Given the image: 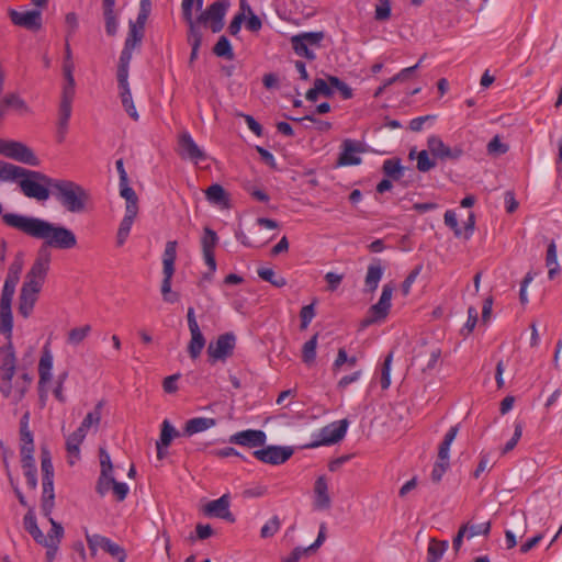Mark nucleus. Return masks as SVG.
Returning <instances> with one entry per match:
<instances>
[{"label":"nucleus","mask_w":562,"mask_h":562,"mask_svg":"<svg viewBox=\"0 0 562 562\" xmlns=\"http://www.w3.org/2000/svg\"><path fill=\"white\" fill-rule=\"evenodd\" d=\"M293 453L292 447L268 446L263 449L255 450L254 457L263 463L279 465L286 462Z\"/></svg>","instance_id":"obj_14"},{"label":"nucleus","mask_w":562,"mask_h":562,"mask_svg":"<svg viewBox=\"0 0 562 562\" xmlns=\"http://www.w3.org/2000/svg\"><path fill=\"white\" fill-rule=\"evenodd\" d=\"M546 266L548 268V278L550 280L555 279V277L560 274L561 269L558 262L557 245L554 240H551L548 245Z\"/></svg>","instance_id":"obj_36"},{"label":"nucleus","mask_w":562,"mask_h":562,"mask_svg":"<svg viewBox=\"0 0 562 562\" xmlns=\"http://www.w3.org/2000/svg\"><path fill=\"white\" fill-rule=\"evenodd\" d=\"M508 150V145L502 143L501 138L496 135L487 144V151L490 155L499 156Z\"/></svg>","instance_id":"obj_58"},{"label":"nucleus","mask_w":562,"mask_h":562,"mask_svg":"<svg viewBox=\"0 0 562 562\" xmlns=\"http://www.w3.org/2000/svg\"><path fill=\"white\" fill-rule=\"evenodd\" d=\"M314 317H315L314 304L312 303V304L303 306L300 312L301 329H306Z\"/></svg>","instance_id":"obj_59"},{"label":"nucleus","mask_w":562,"mask_h":562,"mask_svg":"<svg viewBox=\"0 0 562 562\" xmlns=\"http://www.w3.org/2000/svg\"><path fill=\"white\" fill-rule=\"evenodd\" d=\"M151 10V2L150 0H142L139 3V11L138 15L135 22L133 24L135 26H140L142 29H145L146 21L150 14Z\"/></svg>","instance_id":"obj_55"},{"label":"nucleus","mask_w":562,"mask_h":562,"mask_svg":"<svg viewBox=\"0 0 562 562\" xmlns=\"http://www.w3.org/2000/svg\"><path fill=\"white\" fill-rule=\"evenodd\" d=\"M231 497L228 494L222 495L220 498L209 502L203 509L207 517H216L228 522H235V516L229 510Z\"/></svg>","instance_id":"obj_17"},{"label":"nucleus","mask_w":562,"mask_h":562,"mask_svg":"<svg viewBox=\"0 0 562 562\" xmlns=\"http://www.w3.org/2000/svg\"><path fill=\"white\" fill-rule=\"evenodd\" d=\"M441 357V350L438 347H424L415 356V360L420 362L422 371L434 370Z\"/></svg>","instance_id":"obj_25"},{"label":"nucleus","mask_w":562,"mask_h":562,"mask_svg":"<svg viewBox=\"0 0 562 562\" xmlns=\"http://www.w3.org/2000/svg\"><path fill=\"white\" fill-rule=\"evenodd\" d=\"M236 346V337L233 333H225L217 337L207 346L209 361L214 363L216 361H225L234 352Z\"/></svg>","instance_id":"obj_11"},{"label":"nucleus","mask_w":562,"mask_h":562,"mask_svg":"<svg viewBox=\"0 0 562 562\" xmlns=\"http://www.w3.org/2000/svg\"><path fill=\"white\" fill-rule=\"evenodd\" d=\"M448 546L446 540L430 539L427 548V562H439Z\"/></svg>","instance_id":"obj_41"},{"label":"nucleus","mask_w":562,"mask_h":562,"mask_svg":"<svg viewBox=\"0 0 562 562\" xmlns=\"http://www.w3.org/2000/svg\"><path fill=\"white\" fill-rule=\"evenodd\" d=\"M443 218H445V224L453 231V233L457 237H460L462 235V231L458 225V220H457V215H456L454 211H452V210L446 211Z\"/></svg>","instance_id":"obj_62"},{"label":"nucleus","mask_w":562,"mask_h":562,"mask_svg":"<svg viewBox=\"0 0 562 562\" xmlns=\"http://www.w3.org/2000/svg\"><path fill=\"white\" fill-rule=\"evenodd\" d=\"M427 146L431 155L441 160H458L463 155L461 146L449 147L437 135L428 138Z\"/></svg>","instance_id":"obj_15"},{"label":"nucleus","mask_w":562,"mask_h":562,"mask_svg":"<svg viewBox=\"0 0 562 562\" xmlns=\"http://www.w3.org/2000/svg\"><path fill=\"white\" fill-rule=\"evenodd\" d=\"M348 425V419H341L323 427L319 430L318 439L305 445L303 448L312 449L319 446H329L340 441L346 436Z\"/></svg>","instance_id":"obj_10"},{"label":"nucleus","mask_w":562,"mask_h":562,"mask_svg":"<svg viewBox=\"0 0 562 562\" xmlns=\"http://www.w3.org/2000/svg\"><path fill=\"white\" fill-rule=\"evenodd\" d=\"M188 43L191 45L190 64H192L199 54L200 46L202 44L203 34L198 32L196 27L192 24L191 30H188Z\"/></svg>","instance_id":"obj_43"},{"label":"nucleus","mask_w":562,"mask_h":562,"mask_svg":"<svg viewBox=\"0 0 562 562\" xmlns=\"http://www.w3.org/2000/svg\"><path fill=\"white\" fill-rule=\"evenodd\" d=\"M103 407V401H100L94 409L92 412H89L83 420L81 422L83 424V427L90 428L92 425L98 426L101 420V411Z\"/></svg>","instance_id":"obj_57"},{"label":"nucleus","mask_w":562,"mask_h":562,"mask_svg":"<svg viewBox=\"0 0 562 562\" xmlns=\"http://www.w3.org/2000/svg\"><path fill=\"white\" fill-rule=\"evenodd\" d=\"M23 525L25 530L33 537V539L37 542H46L44 540V533L38 528L36 522V517L33 508H30L26 515L23 518Z\"/></svg>","instance_id":"obj_38"},{"label":"nucleus","mask_w":562,"mask_h":562,"mask_svg":"<svg viewBox=\"0 0 562 562\" xmlns=\"http://www.w3.org/2000/svg\"><path fill=\"white\" fill-rule=\"evenodd\" d=\"M317 338L318 334H315L314 336L308 339L302 348V360L306 364L314 363L316 359V348H317Z\"/></svg>","instance_id":"obj_47"},{"label":"nucleus","mask_w":562,"mask_h":562,"mask_svg":"<svg viewBox=\"0 0 562 562\" xmlns=\"http://www.w3.org/2000/svg\"><path fill=\"white\" fill-rule=\"evenodd\" d=\"M205 196L211 204L216 205L220 209L229 207V194L218 183L211 184L205 191Z\"/></svg>","instance_id":"obj_27"},{"label":"nucleus","mask_w":562,"mask_h":562,"mask_svg":"<svg viewBox=\"0 0 562 562\" xmlns=\"http://www.w3.org/2000/svg\"><path fill=\"white\" fill-rule=\"evenodd\" d=\"M101 473L97 482L95 490H105L108 477L112 476L113 465L111 462L110 454L104 448L99 449Z\"/></svg>","instance_id":"obj_30"},{"label":"nucleus","mask_w":562,"mask_h":562,"mask_svg":"<svg viewBox=\"0 0 562 562\" xmlns=\"http://www.w3.org/2000/svg\"><path fill=\"white\" fill-rule=\"evenodd\" d=\"M334 94V90L331 89L330 83L327 80L322 78H317L314 80V87L307 90L305 93L306 100L311 102H315L319 95L325 98H330Z\"/></svg>","instance_id":"obj_32"},{"label":"nucleus","mask_w":562,"mask_h":562,"mask_svg":"<svg viewBox=\"0 0 562 562\" xmlns=\"http://www.w3.org/2000/svg\"><path fill=\"white\" fill-rule=\"evenodd\" d=\"M9 109H12L20 114L31 112L26 102L15 92L7 93L2 98L0 97V122L5 117Z\"/></svg>","instance_id":"obj_24"},{"label":"nucleus","mask_w":562,"mask_h":562,"mask_svg":"<svg viewBox=\"0 0 562 562\" xmlns=\"http://www.w3.org/2000/svg\"><path fill=\"white\" fill-rule=\"evenodd\" d=\"M110 488H112L117 502L124 501L128 494V486L125 483L117 482L113 476L108 477L105 490H97V492L103 496L110 491Z\"/></svg>","instance_id":"obj_37"},{"label":"nucleus","mask_w":562,"mask_h":562,"mask_svg":"<svg viewBox=\"0 0 562 562\" xmlns=\"http://www.w3.org/2000/svg\"><path fill=\"white\" fill-rule=\"evenodd\" d=\"M392 361H393V352H390L384 361H383V364H382V369H381V387L383 390H386L389 389V386L391 385V376H390V372H391V364H392Z\"/></svg>","instance_id":"obj_52"},{"label":"nucleus","mask_w":562,"mask_h":562,"mask_svg":"<svg viewBox=\"0 0 562 562\" xmlns=\"http://www.w3.org/2000/svg\"><path fill=\"white\" fill-rule=\"evenodd\" d=\"M49 263L50 252L45 247H40L36 259L26 273L21 290L38 295L48 273Z\"/></svg>","instance_id":"obj_5"},{"label":"nucleus","mask_w":562,"mask_h":562,"mask_svg":"<svg viewBox=\"0 0 562 562\" xmlns=\"http://www.w3.org/2000/svg\"><path fill=\"white\" fill-rule=\"evenodd\" d=\"M15 288L9 284H3L0 297V318L2 319V329L10 335L13 328V317L11 312V303Z\"/></svg>","instance_id":"obj_18"},{"label":"nucleus","mask_w":562,"mask_h":562,"mask_svg":"<svg viewBox=\"0 0 562 562\" xmlns=\"http://www.w3.org/2000/svg\"><path fill=\"white\" fill-rule=\"evenodd\" d=\"M50 525H52V528L50 530L48 531L47 536H44V540H53V542H55V544H59L63 536H64V528L63 526L55 521L50 516L47 517ZM48 543V541H46Z\"/></svg>","instance_id":"obj_56"},{"label":"nucleus","mask_w":562,"mask_h":562,"mask_svg":"<svg viewBox=\"0 0 562 562\" xmlns=\"http://www.w3.org/2000/svg\"><path fill=\"white\" fill-rule=\"evenodd\" d=\"M42 486H43V494H42V504L41 509L42 514L45 517H49L53 509H54V501H55V493H54V480H42Z\"/></svg>","instance_id":"obj_28"},{"label":"nucleus","mask_w":562,"mask_h":562,"mask_svg":"<svg viewBox=\"0 0 562 562\" xmlns=\"http://www.w3.org/2000/svg\"><path fill=\"white\" fill-rule=\"evenodd\" d=\"M72 105L59 103L58 109V121H57V142H64L67 131L68 123L71 116Z\"/></svg>","instance_id":"obj_33"},{"label":"nucleus","mask_w":562,"mask_h":562,"mask_svg":"<svg viewBox=\"0 0 562 562\" xmlns=\"http://www.w3.org/2000/svg\"><path fill=\"white\" fill-rule=\"evenodd\" d=\"M9 16L13 24L30 31H38L42 27V13L38 10L19 12L11 9Z\"/></svg>","instance_id":"obj_19"},{"label":"nucleus","mask_w":562,"mask_h":562,"mask_svg":"<svg viewBox=\"0 0 562 562\" xmlns=\"http://www.w3.org/2000/svg\"><path fill=\"white\" fill-rule=\"evenodd\" d=\"M213 53L217 57H222L228 60L234 59V52L231 45V42L225 35H222L215 46L213 47Z\"/></svg>","instance_id":"obj_46"},{"label":"nucleus","mask_w":562,"mask_h":562,"mask_svg":"<svg viewBox=\"0 0 562 562\" xmlns=\"http://www.w3.org/2000/svg\"><path fill=\"white\" fill-rule=\"evenodd\" d=\"M85 535L92 555H95L97 550L101 548L112 557L116 558L117 562H122L123 559H126L125 550L111 539L98 533L90 535L87 529Z\"/></svg>","instance_id":"obj_12"},{"label":"nucleus","mask_w":562,"mask_h":562,"mask_svg":"<svg viewBox=\"0 0 562 562\" xmlns=\"http://www.w3.org/2000/svg\"><path fill=\"white\" fill-rule=\"evenodd\" d=\"M258 276L271 283L276 288H283L286 285V279L282 276H278L272 269L270 268H260L258 269Z\"/></svg>","instance_id":"obj_48"},{"label":"nucleus","mask_w":562,"mask_h":562,"mask_svg":"<svg viewBox=\"0 0 562 562\" xmlns=\"http://www.w3.org/2000/svg\"><path fill=\"white\" fill-rule=\"evenodd\" d=\"M105 21V32L109 36H114L117 32V21L114 11L103 12Z\"/></svg>","instance_id":"obj_61"},{"label":"nucleus","mask_w":562,"mask_h":562,"mask_svg":"<svg viewBox=\"0 0 562 562\" xmlns=\"http://www.w3.org/2000/svg\"><path fill=\"white\" fill-rule=\"evenodd\" d=\"M391 18V0H378L374 10L376 21H387Z\"/></svg>","instance_id":"obj_51"},{"label":"nucleus","mask_w":562,"mask_h":562,"mask_svg":"<svg viewBox=\"0 0 562 562\" xmlns=\"http://www.w3.org/2000/svg\"><path fill=\"white\" fill-rule=\"evenodd\" d=\"M216 425V419L207 417H194L186 423L183 435L192 436L198 432L205 431Z\"/></svg>","instance_id":"obj_29"},{"label":"nucleus","mask_w":562,"mask_h":562,"mask_svg":"<svg viewBox=\"0 0 562 562\" xmlns=\"http://www.w3.org/2000/svg\"><path fill=\"white\" fill-rule=\"evenodd\" d=\"M2 221L9 227L30 237L44 240L41 247H45L47 250L48 247L63 250L71 249L77 245V237L72 231L40 217L5 213L2 215Z\"/></svg>","instance_id":"obj_1"},{"label":"nucleus","mask_w":562,"mask_h":562,"mask_svg":"<svg viewBox=\"0 0 562 562\" xmlns=\"http://www.w3.org/2000/svg\"><path fill=\"white\" fill-rule=\"evenodd\" d=\"M52 196L68 212L82 213L86 211L90 199L89 192L79 183L67 180L56 179L49 181Z\"/></svg>","instance_id":"obj_4"},{"label":"nucleus","mask_w":562,"mask_h":562,"mask_svg":"<svg viewBox=\"0 0 562 562\" xmlns=\"http://www.w3.org/2000/svg\"><path fill=\"white\" fill-rule=\"evenodd\" d=\"M325 38L323 31L317 32H302L291 36L290 43L294 53L308 60H315V48L322 47V42Z\"/></svg>","instance_id":"obj_7"},{"label":"nucleus","mask_w":562,"mask_h":562,"mask_svg":"<svg viewBox=\"0 0 562 562\" xmlns=\"http://www.w3.org/2000/svg\"><path fill=\"white\" fill-rule=\"evenodd\" d=\"M362 143L353 139H345L341 144V153L339 154L338 166H356L361 164V158L357 154L363 153Z\"/></svg>","instance_id":"obj_21"},{"label":"nucleus","mask_w":562,"mask_h":562,"mask_svg":"<svg viewBox=\"0 0 562 562\" xmlns=\"http://www.w3.org/2000/svg\"><path fill=\"white\" fill-rule=\"evenodd\" d=\"M382 170L386 177L396 181L400 180L404 176V172L409 169L402 166L401 159L392 158L384 160Z\"/></svg>","instance_id":"obj_39"},{"label":"nucleus","mask_w":562,"mask_h":562,"mask_svg":"<svg viewBox=\"0 0 562 562\" xmlns=\"http://www.w3.org/2000/svg\"><path fill=\"white\" fill-rule=\"evenodd\" d=\"M521 435H522V426L520 423H516L514 435H513L512 439L509 441H507V443L504 446L502 453L505 454V453L509 452L510 450H513L516 447L519 439L521 438Z\"/></svg>","instance_id":"obj_63"},{"label":"nucleus","mask_w":562,"mask_h":562,"mask_svg":"<svg viewBox=\"0 0 562 562\" xmlns=\"http://www.w3.org/2000/svg\"><path fill=\"white\" fill-rule=\"evenodd\" d=\"M177 246L176 240H169L166 244L162 254V274L164 279L161 282V294L162 299L167 303H176L179 301V294L171 291V280L175 273V261L177 259Z\"/></svg>","instance_id":"obj_6"},{"label":"nucleus","mask_w":562,"mask_h":562,"mask_svg":"<svg viewBox=\"0 0 562 562\" xmlns=\"http://www.w3.org/2000/svg\"><path fill=\"white\" fill-rule=\"evenodd\" d=\"M180 434L175 429V427L169 423V420L165 419L161 425L160 437L157 442L160 446L169 447L172 439L178 437Z\"/></svg>","instance_id":"obj_49"},{"label":"nucleus","mask_w":562,"mask_h":562,"mask_svg":"<svg viewBox=\"0 0 562 562\" xmlns=\"http://www.w3.org/2000/svg\"><path fill=\"white\" fill-rule=\"evenodd\" d=\"M50 178L40 171L30 170L0 160V181H18L22 193L37 201H46L50 195Z\"/></svg>","instance_id":"obj_2"},{"label":"nucleus","mask_w":562,"mask_h":562,"mask_svg":"<svg viewBox=\"0 0 562 562\" xmlns=\"http://www.w3.org/2000/svg\"><path fill=\"white\" fill-rule=\"evenodd\" d=\"M436 166L435 161L429 158L427 150H422L417 156V169L427 172Z\"/></svg>","instance_id":"obj_60"},{"label":"nucleus","mask_w":562,"mask_h":562,"mask_svg":"<svg viewBox=\"0 0 562 562\" xmlns=\"http://www.w3.org/2000/svg\"><path fill=\"white\" fill-rule=\"evenodd\" d=\"M0 154L32 167L40 165L34 151L21 142L0 138Z\"/></svg>","instance_id":"obj_9"},{"label":"nucleus","mask_w":562,"mask_h":562,"mask_svg":"<svg viewBox=\"0 0 562 562\" xmlns=\"http://www.w3.org/2000/svg\"><path fill=\"white\" fill-rule=\"evenodd\" d=\"M53 355L47 346L43 348L38 362V389L40 396L43 398L45 386L52 380Z\"/></svg>","instance_id":"obj_23"},{"label":"nucleus","mask_w":562,"mask_h":562,"mask_svg":"<svg viewBox=\"0 0 562 562\" xmlns=\"http://www.w3.org/2000/svg\"><path fill=\"white\" fill-rule=\"evenodd\" d=\"M194 0H182L181 8L186 23L191 30L193 24L198 32H201V26L210 27L213 33H218L224 27V18L229 7L228 0H216L202 11L195 19H193L192 8Z\"/></svg>","instance_id":"obj_3"},{"label":"nucleus","mask_w":562,"mask_h":562,"mask_svg":"<svg viewBox=\"0 0 562 562\" xmlns=\"http://www.w3.org/2000/svg\"><path fill=\"white\" fill-rule=\"evenodd\" d=\"M218 243V237L216 232H214L210 227H205L203 232V236L201 238L202 252L211 272H215L216 270V260L214 255V249Z\"/></svg>","instance_id":"obj_22"},{"label":"nucleus","mask_w":562,"mask_h":562,"mask_svg":"<svg viewBox=\"0 0 562 562\" xmlns=\"http://www.w3.org/2000/svg\"><path fill=\"white\" fill-rule=\"evenodd\" d=\"M314 507L316 509H328L330 507V497L328 494V484L324 475L316 479L314 485Z\"/></svg>","instance_id":"obj_26"},{"label":"nucleus","mask_w":562,"mask_h":562,"mask_svg":"<svg viewBox=\"0 0 562 562\" xmlns=\"http://www.w3.org/2000/svg\"><path fill=\"white\" fill-rule=\"evenodd\" d=\"M393 290L394 289L390 283L383 285L378 303L373 304L369 308L367 316L361 321V327L364 328L373 324L381 323L387 317L391 308Z\"/></svg>","instance_id":"obj_8"},{"label":"nucleus","mask_w":562,"mask_h":562,"mask_svg":"<svg viewBox=\"0 0 562 562\" xmlns=\"http://www.w3.org/2000/svg\"><path fill=\"white\" fill-rule=\"evenodd\" d=\"M16 358L12 344V331L7 334V344L0 348V380L12 382L15 374Z\"/></svg>","instance_id":"obj_13"},{"label":"nucleus","mask_w":562,"mask_h":562,"mask_svg":"<svg viewBox=\"0 0 562 562\" xmlns=\"http://www.w3.org/2000/svg\"><path fill=\"white\" fill-rule=\"evenodd\" d=\"M267 441V435L265 431L259 429H247L238 431L229 437V442L248 447L258 448L265 446Z\"/></svg>","instance_id":"obj_20"},{"label":"nucleus","mask_w":562,"mask_h":562,"mask_svg":"<svg viewBox=\"0 0 562 562\" xmlns=\"http://www.w3.org/2000/svg\"><path fill=\"white\" fill-rule=\"evenodd\" d=\"M36 301L37 294L26 292V290H21L18 307L19 314H21L24 318H27L32 314Z\"/></svg>","instance_id":"obj_40"},{"label":"nucleus","mask_w":562,"mask_h":562,"mask_svg":"<svg viewBox=\"0 0 562 562\" xmlns=\"http://www.w3.org/2000/svg\"><path fill=\"white\" fill-rule=\"evenodd\" d=\"M458 431H459V427L452 426L445 435V438L438 449V460L439 461L449 462L450 446L453 442V440L456 439Z\"/></svg>","instance_id":"obj_42"},{"label":"nucleus","mask_w":562,"mask_h":562,"mask_svg":"<svg viewBox=\"0 0 562 562\" xmlns=\"http://www.w3.org/2000/svg\"><path fill=\"white\" fill-rule=\"evenodd\" d=\"M119 90H120L121 102H122L124 110L126 111V113L130 115L131 119H133L134 121H138L139 115H138V112L133 102L131 89L122 88Z\"/></svg>","instance_id":"obj_45"},{"label":"nucleus","mask_w":562,"mask_h":562,"mask_svg":"<svg viewBox=\"0 0 562 562\" xmlns=\"http://www.w3.org/2000/svg\"><path fill=\"white\" fill-rule=\"evenodd\" d=\"M189 330L191 334V339L188 345V352L192 359H196L205 347L206 340L200 327L189 328Z\"/></svg>","instance_id":"obj_34"},{"label":"nucleus","mask_w":562,"mask_h":562,"mask_svg":"<svg viewBox=\"0 0 562 562\" xmlns=\"http://www.w3.org/2000/svg\"><path fill=\"white\" fill-rule=\"evenodd\" d=\"M91 331L90 325L72 328L68 333L67 342L74 346L79 345Z\"/></svg>","instance_id":"obj_50"},{"label":"nucleus","mask_w":562,"mask_h":562,"mask_svg":"<svg viewBox=\"0 0 562 562\" xmlns=\"http://www.w3.org/2000/svg\"><path fill=\"white\" fill-rule=\"evenodd\" d=\"M120 195L125 199V210L138 211V198L132 187L127 182H120Z\"/></svg>","instance_id":"obj_44"},{"label":"nucleus","mask_w":562,"mask_h":562,"mask_svg":"<svg viewBox=\"0 0 562 562\" xmlns=\"http://www.w3.org/2000/svg\"><path fill=\"white\" fill-rule=\"evenodd\" d=\"M383 276V268L380 265V260L375 263H371L368 267L367 276L364 280L366 291L373 292L378 289L379 282Z\"/></svg>","instance_id":"obj_35"},{"label":"nucleus","mask_w":562,"mask_h":562,"mask_svg":"<svg viewBox=\"0 0 562 562\" xmlns=\"http://www.w3.org/2000/svg\"><path fill=\"white\" fill-rule=\"evenodd\" d=\"M328 82L330 83L333 90L337 89L340 92L342 99L348 100L352 98V89L338 77L328 76Z\"/></svg>","instance_id":"obj_53"},{"label":"nucleus","mask_w":562,"mask_h":562,"mask_svg":"<svg viewBox=\"0 0 562 562\" xmlns=\"http://www.w3.org/2000/svg\"><path fill=\"white\" fill-rule=\"evenodd\" d=\"M137 213H138V211H135V210H125V215L120 223L117 234H116V245L119 247H121L125 244V241L130 235L134 220L137 216Z\"/></svg>","instance_id":"obj_31"},{"label":"nucleus","mask_w":562,"mask_h":562,"mask_svg":"<svg viewBox=\"0 0 562 562\" xmlns=\"http://www.w3.org/2000/svg\"><path fill=\"white\" fill-rule=\"evenodd\" d=\"M449 468V462H443L437 460V462L434 464V469L431 471V480L435 483H438L441 481L442 475L446 473V471Z\"/></svg>","instance_id":"obj_64"},{"label":"nucleus","mask_w":562,"mask_h":562,"mask_svg":"<svg viewBox=\"0 0 562 562\" xmlns=\"http://www.w3.org/2000/svg\"><path fill=\"white\" fill-rule=\"evenodd\" d=\"M178 154L183 159H190L198 164L205 159L204 151L196 145L189 132L184 131L178 138Z\"/></svg>","instance_id":"obj_16"},{"label":"nucleus","mask_w":562,"mask_h":562,"mask_svg":"<svg viewBox=\"0 0 562 562\" xmlns=\"http://www.w3.org/2000/svg\"><path fill=\"white\" fill-rule=\"evenodd\" d=\"M281 521L278 516H273L267 521L260 530V537L263 539L273 537L280 529Z\"/></svg>","instance_id":"obj_54"}]
</instances>
